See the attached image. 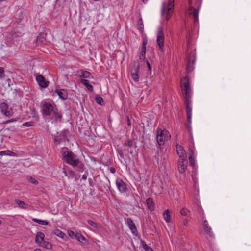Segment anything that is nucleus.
<instances>
[{"label":"nucleus","mask_w":251,"mask_h":251,"mask_svg":"<svg viewBox=\"0 0 251 251\" xmlns=\"http://www.w3.org/2000/svg\"><path fill=\"white\" fill-rule=\"evenodd\" d=\"M140 20H141V25H143V23H142V19H140Z\"/></svg>","instance_id":"obj_54"},{"label":"nucleus","mask_w":251,"mask_h":251,"mask_svg":"<svg viewBox=\"0 0 251 251\" xmlns=\"http://www.w3.org/2000/svg\"><path fill=\"white\" fill-rule=\"evenodd\" d=\"M146 49H141V52L139 54V59L141 61L144 60L145 58Z\"/></svg>","instance_id":"obj_31"},{"label":"nucleus","mask_w":251,"mask_h":251,"mask_svg":"<svg viewBox=\"0 0 251 251\" xmlns=\"http://www.w3.org/2000/svg\"><path fill=\"white\" fill-rule=\"evenodd\" d=\"M88 224L91 225L95 229L97 230H100L101 228V226L99 224L96 223L92 220H88Z\"/></svg>","instance_id":"obj_22"},{"label":"nucleus","mask_w":251,"mask_h":251,"mask_svg":"<svg viewBox=\"0 0 251 251\" xmlns=\"http://www.w3.org/2000/svg\"><path fill=\"white\" fill-rule=\"evenodd\" d=\"M176 150L179 157V159L187 158L186 151L182 146L177 144L176 145Z\"/></svg>","instance_id":"obj_14"},{"label":"nucleus","mask_w":251,"mask_h":251,"mask_svg":"<svg viewBox=\"0 0 251 251\" xmlns=\"http://www.w3.org/2000/svg\"><path fill=\"white\" fill-rule=\"evenodd\" d=\"M68 173H69L70 175H71L72 176H74V174H75V173H74V172L73 171H68Z\"/></svg>","instance_id":"obj_46"},{"label":"nucleus","mask_w":251,"mask_h":251,"mask_svg":"<svg viewBox=\"0 0 251 251\" xmlns=\"http://www.w3.org/2000/svg\"><path fill=\"white\" fill-rule=\"evenodd\" d=\"M2 222L1 220H0V225L1 224Z\"/></svg>","instance_id":"obj_55"},{"label":"nucleus","mask_w":251,"mask_h":251,"mask_svg":"<svg viewBox=\"0 0 251 251\" xmlns=\"http://www.w3.org/2000/svg\"><path fill=\"white\" fill-rule=\"evenodd\" d=\"M189 161L192 166H194L195 164V156L193 153H192L189 157Z\"/></svg>","instance_id":"obj_30"},{"label":"nucleus","mask_w":251,"mask_h":251,"mask_svg":"<svg viewBox=\"0 0 251 251\" xmlns=\"http://www.w3.org/2000/svg\"><path fill=\"white\" fill-rule=\"evenodd\" d=\"M142 0V1H143L144 3H145L148 1V0Z\"/></svg>","instance_id":"obj_53"},{"label":"nucleus","mask_w":251,"mask_h":251,"mask_svg":"<svg viewBox=\"0 0 251 251\" xmlns=\"http://www.w3.org/2000/svg\"><path fill=\"white\" fill-rule=\"evenodd\" d=\"M45 40V38L44 36V35L40 34L39 36L37 37V41L38 42L40 41L41 42L44 41Z\"/></svg>","instance_id":"obj_35"},{"label":"nucleus","mask_w":251,"mask_h":251,"mask_svg":"<svg viewBox=\"0 0 251 251\" xmlns=\"http://www.w3.org/2000/svg\"><path fill=\"white\" fill-rule=\"evenodd\" d=\"M16 203L18 205V206L23 208V209H25V202L21 200H15Z\"/></svg>","instance_id":"obj_28"},{"label":"nucleus","mask_w":251,"mask_h":251,"mask_svg":"<svg viewBox=\"0 0 251 251\" xmlns=\"http://www.w3.org/2000/svg\"><path fill=\"white\" fill-rule=\"evenodd\" d=\"M189 98V97H186L185 104L186 108L187 122L189 124H190L192 122V107L191 101L190 100Z\"/></svg>","instance_id":"obj_9"},{"label":"nucleus","mask_w":251,"mask_h":251,"mask_svg":"<svg viewBox=\"0 0 251 251\" xmlns=\"http://www.w3.org/2000/svg\"><path fill=\"white\" fill-rule=\"evenodd\" d=\"M202 0H189V13L192 15L194 18V21L196 23L198 21V11L197 9L193 8L192 5L194 4L197 6H199L201 3Z\"/></svg>","instance_id":"obj_6"},{"label":"nucleus","mask_w":251,"mask_h":251,"mask_svg":"<svg viewBox=\"0 0 251 251\" xmlns=\"http://www.w3.org/2000/svg\"><path fill=\"white\" fill-rule=\"evenodd\" d=\"M200 214L201 219L203 221V227L204 231L208 234L210 236L212 237L213 236V233L212 231L210 225H209L207 221L205 219V216L204 215V211L201 207H200Z\"/></svg>","instance_id":"obj_7"},{"label":"nucleus","mask_w":251,"mask_h":251,"mask_svg":"<svg viewBox=\"0 0 251 251\" xmlns=\"http://www.w3.org/2000/svg\"><path fill=\"white\" fill-rule=\"evenodd\" d=\"M110 170H111V172L112 173H115V170L113 168H111Z\"/></svg>","instance_id":"obj_50"},{"label":"nucleus","mask_w":251,"mask_h":251,"mask_svg":"<svg viewBox=\"0 0 251 251\" xmlns=\"http://www.w3.org/2000/svg\"><path fill=\"white\" fill-rule=\"evenodd\" d=\"M63 172L64 173V174H65V175H66V176H68V174H67V173H68V172H67L65 170H64L63 171Z\"/></svg>","instance_id":"obj_51"},{"label":"nucleus","mask_w":251,"mask_h":251,"mask_svg":"<svg viewBox=\"0 0 251 251\" xmlns=\"http://www.w3.org/2000/svg\"><path fill=\"white\" fill-rule=\"evenodd\" d=\"M41 112L44 117L52 115L56 120H60L61 118V114L50 100H45L41 102Z\"/></svg>","instance_id":"obj_1"},{"label":"nucleus","mask_w":251,"mask_h":251,"mask_svg":"<svg viewBox=\"0 0 251 251\" xmlns=\"http://www.w3.org/2000/svg\"><path fill=\"white\" fill-rule=\"evenodd\" d=\"M195 60L191 57L188 58L186 66V73L188 74L194 70ZM181 88L183 94H190L192 92V88L190 84V80L188 75L181 79Z\"/></svg>","instance_id":"obj_2"},{"label":"nucleus","mask_w":251,"mask_h":251,"mask_svg":"<svg viewBox=\"0 0 251 251\" xmlns=\"http://www.w3.org/2000/svg\"><path fill=\"white\" fill-rule=\"evenodd\" d=\"M77 75L80 77L88 78L91 75V73L87 71L80 70L77 71Z\"/></svg>","instance_id":"obj_19"},{"label":"nucleus","mask_w":251,"mask_h":251,"mask_svg":"<svg viewBox=\"0 0 251 251\" xmlns=\"http://www.w3.org/2000/svg\"><path fill=\"white\" fill-rule=\"evenodd\" d=\"M0 155H8V156H16V154L10 151V150H6V151H0Z\"/></svg>","instance_id":"obj_24"},{"label":"nucleus","mask_w":251,"mask_h":251,"mask_svg":"<svg viewBox=\"0 0 251 251\" xmlns=\"http://www.w3.org/2000/svg\"><path fill=\"white\" fill-rule=\"evenodd\" d=\"M4 71L3 68L0 67V77H2L4 76Z\"/></svg>","instance_id":"obj_39"},{"label":"nucleus","mask_w":251,"mask_h":251,"mask_svg":"<svg viewBox=\"0 0 251 251\" xmlns=\"http://www.w3.org/2000/svg\"><path fill=\"white\" fill-rule=\"evenodd\" d=\"M146 203L148 209L151 211H153L155 209V205L152 198H148L146 200Z\"/></svg>","instance_id":"obj_20"},{"label":"nucleus","mask_w":251,"mask_h":251,"mask_svg":"<svg viewBox=\"0 0 251 251\" xmlns=\"http://www.w3.org/2000/svg\"><path fill=\"white\" fill-rule=\"evenodd\" d=\"M45 241V234L44 233L39 231L38 232L35 236V242L38 245L42 244Z\"/></svg>","instance_id":"obj_16"},{"label":"nucleus","mask_w":251,"mask_h":251,"mask_svg":"<svg viewBox=\"0 0 251 251\" xmlns=\"http://www.w3.org/2000/svg\"><path fill=\"white\" fill-rule=\"evenodd\" d=\"M87 178L86 176L85 175H83L82 176V179H86Z\"/></svg>","instance_id":"obj_52"},{"label":"nucleus","mask_w":251,"mask_h":251,"mask_svg":"<svg viewBox=\"0 0 251 251\" xmlns=\"http://www.w3.org/2000/svg\"><path fill=\"white\" fill-rule=\"evenodd\" d=\"M116 186L121 193H125L127 190L125 183L121 179L118 178L116 181Z\"/></svg>","instance_id":"obj_13"},{"label":"nucleus","mask_w":251,"mask_h":251,"mask_svg":"<svg viewBox=\"0 0 251 251\" xmlns=\"http://www.w3.org/2000/svg\"><path fill=\"white\" fill-rule=\"evenodd\" d=\"M4 0H0V2L4 1Z\"/></svg>","instance_id":"obj_56"},{"label":"nucleus","mask_w":251,"mask_h":251,"mask_svg":"<svg viewBox=\"0 0 251 251\" xmlns=\"http://www.w3.org/2000/svg\"><path fill=\"white\" fill-rule=\"evenodd\" d=\"M146 63H147V65L148 66V67L149 69L150 70L151 69V66H150V64L149 62H148V61H146Z\"/></svg>","instance_id":"obj_45"},{"label":"nucleus","mask_w":251,"mask_h":251,"mask_svg":"<svg viewBox=\"0 0 251 251\" xmlns=\"http://www.w3.org/2000/svg\"><path fill=\"white\" fill-rule=\"evenodd\" d=\"M63 160L67 163L73 166H77L79 162L77 156L67 148H63L61 151Z\"/></svg>","instance_id":"obj_3"},{"label":"nucleus","mask_w":251,"mask_h":251,"mask_svg":"<svg viewBox=\"0 0 251 251\" xmlns=\"http://www.w3.org/2000/svg\"><path fill=\"white\" fill-rule=\"evenodd\" d=\"M187 167L186 159H179L178 160V170L181 174H184Z\"/></svg>","instance_id":"obj_11"},{"label":"nucleus","mask_w":251,"mask_h":251,"mask_svg":"<svg viewBox=\"0 0 251 251\" xmlns=\"http://www.w3.org/2000/svg\"><path fill=\"white\" fill-rule=\"evenodd\" d=\"M59 98H60L61 99H67V95H59Z\"/></svg>","instance_id":"obj_43"},{"label":"nucleus","mask_w":251,"mask_h":251,"mask_svg":"<svg viewBox=\"0 0 251 251\" xmlns=\"http://www.w3.org/2000/svg\"><path fill=\"white\" fill-rule=\"evenodd\" d=\"M143 248L146 251H153V250L150 247H149L145 243L143 244Z\"/></svg>","instance_id":"obj_34"},{"label":"nucleus","mask_w":251,"mask_h":251,"mask_svg":"<svg viewBox=\"0 0 251 251\" xmlns=\"http://www.w3.org/2000/svg\"><path fill=\"white\" fill-rule=\"evenodd\" d=\"M147 45V41L145 40H144L142 43V46L141 47L142 49H146V46Z\"/></svg>","instance_id":"obj_40"},{"label":"nucleus","mask_w":251,"mask_h":251,"mask_svg":"<svg viewBox=\"0 0 251 251\" xmlns=\"http://www.w3.org/2000/svg\"><path fill=\"white\" fill-rule=\"evenodd\" d=\"M96 100L97 103L100 105H102L103 104V99L100 96L96 97Z\"/></svg>","instance_id":"obj_33"},{"label":"nucleus","mask_w":251,"mask_h":251,"mask_svg":"<svg viewBox=\"0 0 251 251\" xmlns=\"http://www.w3.org/2000/svg\"><path fill=\"white\" fill-rule=\"evenodd\" d=\"M33 251H42V250L40 248H36Z\"/></svg>","instance_id":"obj_47"},{"label":"nucleus","mask_w":251,"mask_h":251,"mask_svg":"<svg viewBox=\"0 0 251 251\" xmlns=\"http://www.w3.org/2000/svg\"><path fill=\"white\" fill-rule=\"evenodd\" d=\"M171 138V135L166 129L158 128L156 130V140L159 145H163Z\"/></svg>","instance_id":"obj_4"},{"label":"nucleus","mask_w":251,"mask_h":251,"mask_svg":"<svg viewBox=\"0 0 251 251\" xmlns=\"http://www.w3.org/2000/svg\"><path fill=\"white\" fill-rule=\"evenodd\" d=\"M190 212V210L185 207L182 208L180 210V214L182 216H188Z\"/></svg>","instance_id":"obj_29"},{"label":"nucleus","mask_w":251,"mask_h":251,"mask_svg":"<svg viewBox=\"0 0 251 251\" xmlns=\"http://www.w3.org/2000/svg\"><path fill=\"white\" fill-rule=\"evenodd\" d=\"M174 7V0H168L167 4L164 3L162 7V14H164L166 12V20L168 21L171 16Z\"/></svg>","instance_id":"obj_5"},{"label":"nucleus","mask_w":251,"mask_h":251,"mask_svg":"<svg viewBox=\"0 0 251 251\" xmlns=\"http://www.w3.org/2000/svg\"><path fill=\"white\" fill-rule=\"evenodd\" d=\"M67 233H68V235L70 237V238H71L72 239H74V238H76L77 233H75L74 231H73L71 230H68L67 231Z\"/></svg>","instance_id":"obj_32"},{"label":"nucleus","mask_w":251,"mask_h":251,"mask_svg":"<svg viewBox=\"0 0 251 251\" xmlns=\"http://www.w3.org/2000/svg\"><path fill=\"white\" fill-rule=\"evenodd\" d=\"M56 92L57 93V94L58 95H60V94H62V93L61 92H59L58 90H56Z\"/></svg>","instance_id":"obj_49"},{"label":"nucleus","mask_w":251,"mask_h":251,"mask_svg":"<svg viewBox=\"0 0 251 251\" xmlns=\"http://www.w3.org/2000/svg\"><path fill=\"white\" fill-rule=\"evenodd\" d=\"M126 223L128 227L133 234H135L137 232V229L135 227L133 221L130 218H128L126 220Z\"/></svg>","instance_id":"obj_18"},{"label":"nucleus","mask_w":251,"mask_h":251,"mask_svg":"<svg viewBox=\"0 0 251 251\" xmlns=\"http://www.w3.org/2000/svg\"><path fill=\"white\" fill-rule=\"evenodd\" d=\"M39 246L48 250H51L52 249V245L48 241H44Z\"/></svg>","instance_id":"obj_23"},{"label":"nucleus","mask_w":251,"mask_h":251,"mask_svg":"<svg viewBox=\"0 0 251 251\" xmlns=\"http://www.w3.org/2000/svg\"><path fill=\"white\" fill-rule=\"evenodd\" d=\"M188 223V221L187 220H185L183 222V224L184 225H186Z\"/></svg>","instance_id":"obj_48"},{"label":"nucleus","mask_w":251,"mask_h":251,"mask_svg":"<svg viewBox=\"0 0 251 251\" xmlns=\"http://www.w3.org/2000/svg\"><path fill=\"white\" fill-rule=\"evenodd\" d=\"M76 239L80 243L85 244L87 242V239L80 233H77Z\"/></svg>","instance_id":"obj_26"},{"label":"nucleus","mask_w":251,"mask_h":251,"mask_svg":"<svg viewBox=\"0 0 251 251\" xmlns=\"http://www.w3.org/2000/svg\"><path fill=\"white\" fill-rule=\"evenodd\" d=\"M32 115H33L32 116L33 117H34L36 120H38L39 117L38 116L37 112L35 111V110L34 109H32Z\"/></svg>","instance_id":"obj_38"},{"label":"nucleus","mask_w":251,"mask_h":251,"mask_svg":"<svg viewBox=\"0 0 251 251\" xmlns=\"http://www.w3.org/2000/svg\"><path fill=\"white\" fill-rule=\"evenodd\" d=\"M126 145L129 146V147H131L133 145V142L132 140H128L127 141V142L126 143Z\"/></svg>","instance_id":"obj_41"},{"label":"nucleus","mask_w":251,"mask_h":251,"mask_svg":"<svg viewBox=\"0 0 251 251\" xmlns=\"http://www.w3.org/2000/svg\"><path fill=\"white\" fill-rule=\"evenodd\" d=\"M171 211L169 209L166 210L163 213V218L167 223L171 222Z\"/></svg>","instance_id":"obj_21"},{"label":"nucleus","mask_w":251,"mask_h":251,"mask_svg":"<svg viewBox=\"0 0 251 251\" xmlns=\"http://www.w3.org/2000/svg\"><path fill=\"white\" fill-rule=\"evenodd\" d=\"M0 109L1 112L6 116H10L11 112L8 109L7 104L5 102H2L0 104Z\"/></svg>","instance_id":"obj_15"},{"label":"nucleus","mask_w":251,"mask_h":251,"mask_svg":"<svg viewBox=\"0 0 251 251\" xmlns=\"http://www.w3.org/2000/svg\"><path fill=\"white\" fill-rule=\"evenodd\" d=\"M156 41L159 49L163 51L164 48V35L163 28L161 27L158 28Z\"/></svg>","instance_id":"obj_8"},{"label":"nucleus","mask_w":251,"mask_h":251,"mask_svg":"<svg viewBox=\"0 0 251 251\" xmlns=\"http://www.w3.org/2000/svg\"><path fill=\"white\" fill-rule=\"evenodd\" d=\"M23 126L26 127H30L33 126V123L30 122H25L23 124Z\"/></svg>","instance_id":"obj_37"},{"label":"nucleus","mask_w":251,"mask_h":251,"mask_svg":"<svg viewBox=\"0 0 251 251\" xmlns=\"http://www.w3.org/2000/svg\"><path fill=\"white\" fill-rule=\"evenodd\" d=\"M32 221L42 225H47L49 222L46 220H40L36 218H33Z\"/></svg>","instance_id":"obj_27"},{"label":"nucleus","mask_w":251,"mask_h":251,"mask_svg":"<svg viewBox=\"0 0 251 251\" xmlns=\"http://www.w3.org/2000/svg\"><path fill=\"white\" fill-rule=\"evenodd\" d=\"M16 120L15 119H11V120H7V121H6L5 122H4V124H7V123H9L10 122H15L16 121Z\"/></svg>","instance_id":"obj_42"},{"label":"nucleus","mask_w":251,"mask_h":251,"mask_svg":"<svg viewBox=\"0 0 251 251\" xmlns=\"http://www.w3.org/2000/svg\"><path fill=\"white\" fill-rule=\"evenodd\" d=\"M81 82L85 86H86L89 91H92L93 90V86L92 85L89 84V81L88 80L82 79L81 80Z\"/></svg>","instance_id":"obj_25"},{"label":"nucleus","mask_w":251,"mask_h":251,"mask_svg":"<svg viewBox=\"0 0 251 251\" xmlns=\"http://www.w3.org/2000/svg\"><path fill=\"white\" fill-rule=\"evenodd\" d=\"M28 181L33 184L36 185L38 184V181L34 178L33 177L29 178Z\"/></svg>","instance_id":"obj_36"},{"label":"nucleus","mask_w":251,"mask_h":251,"mask_svg":"<svg viewBox=\"0 0 251 251\" xmlns=\"http://www.w3.org/2000/svg\"><path fill=\"white\" fill-rule=\"evenodd\" d=\"M36 80L41 88H46L48 86L49 81L46 80L43 75H37Z\"/></svg>","instance_id":"obj_12"},{"label":"nucleus","mask_w":251,"mask_h":251,"mask_svg":"<svg viewBox=\"0 0 251 251\" xmlns=\"http://www.w3.org/2000/svg\"><path fill=\"white\" fill-rule=\"evenodd\" d=\"M54 142L57 143V144H59L60 143V141L59 140V138L58 137L56 138L55 139H54Z\"/></svg>","instance_id":"obj_44"},{"label":"nucleus","mask_w":251,"mask_h":251,"mask_svg":"<svg viewBox=\"0 0 251 251\" xmlns=\"http://www.w3.org/2000/svg\"><path fill=\"white\" fill-rule=\"evenodd\" d=\"M139 70V65L138 63H135L134 66L131 70V75L132 78L135 81L138 82L139 80L138 72Z\"/></svg>","instance_id":"obj_10"},{"label":"nucleus","mask_w":251,"mask_h":251,"mask_svg":"<svg viewBox=\"0 0 251 251\" xmlns=\"http://www.w3.org/2000/svg\"><path fill=\"white\" fill-rule=\"evenodd\" d=\"M53 233L64 241L68 240V237L66 234L58 229H55L53 230Z\"/></svg>","instance_id":"obj_17"}]
</instances>
